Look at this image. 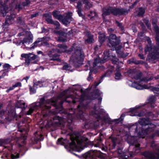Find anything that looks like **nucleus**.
<instances>
[{
	"instance_id": "f257e3e1",
	"label": "nucleus",
	"mask_w": 159,
	"mask_h": 159,
	"mask_svg": "<svg viewBox=\"0 0 159 159\" xmlns=\"http://www.w3.org/2000/svg\"><path fill=\"white\" fill-rule=\"evenodd\" d=\"M78 100L77 96L75 97L69 90H66L61 93L57 98H54L51 99L45 100L44 98H42L40 99L39 102L32 103L27 114L30 115L34 111L39 108H40L43 111L45 109H49L52 105L56 107L58 105L61 106L65 101L69 103L72 102L73 103H75Z\"/></svg>"
},
{
	"instance_id": "f03ea898",
	"label": "nucleus",
	"mask_w": 159,
	"mask_h": 159,
	"mask_svg": "<svg viewBox=\"0 0 159 159\" xmlns=\"http://www.w3.org/2000/svg\"><path fill=\"white\" fill-rule=\"evenodd\" d=\"M86 107L84 105L80 103V105L78 106L77 109L74 111V110H71L72 113L70 112L68 115L67 116V120L59 117L58 116H56L54 118L51 120L52 125H62L63 126L66 125L69 126L70 124L73 121V117L75 114L76 115L77 117L81 119L84 120V116H85L83 111L86 109ZM71 112V111H70Z\"/></svg>"
},
{
	"instance_id": "7ed1b4c3",
	"label": "nucleus",
	"mask_w": 159,
	"mask_h": 159,
	"mask_svg": "<svg viewBox=\"0 0 159 159\" xmlns=\"http://www.w3.org/2000/svg\"><path fill=\"white\" fill-rule=\"evenodd\" d=\"M155 127V125L150 123L148 118H142L138 123L131 126L129 130H134L139 138H143L146 135L152 132Z\"/></svg>"
},
{
	"instance_id": "20e7f679",
	"label": "nucleus",
	"mask_w": 159,
	"mask_h": 159,
	"mask_svg": "<svg viewBox=\"0 0 159 159\" xmlns=\"http://www.w3.org/2000/svg\"><path fill=\"white\" fill-rule=\"evenodd\" d=\"M57 46L59 48V49L57 50V51L59 52H66L68 54H70L73 52L74 53L70 58V62L75 66H77L79 62L82 61L84 57V54L82 52L81 48L77 44L74 43L70 48V49L67 51V47L64 44H58Z\"/></svg>"
},
{
	"instance_id": "39448f33",
	"label": "nucleus",
	"mask_w": 159,
	"mask_h": 159,
	"mask_svg": "<svg viewBox=\"0 0 159 159\" xmlns=\"http://www.w3.org/2000/svg\"><path fill=\"white\" fill-rule=\"evenodd\" d=\"M120 42V39L117 38L115 34H111L110 35L107 44L110 47H113L114 48L119 56L122 58H124L128 55V53H124L120 50L122 48L121 45H119L117 46Z\"/></svg>"
},
{
	"instance_id": "423d86ee",
	"label": "nucleus",
	"mask_w": 159,
	"mask_h": 159,
	"mask_svg": "<svg viewBox=\"0 0 159 159\" xmlns=\"http://www.w3.org/2000/svg\"><path fill=\"white\" fill-rule=\"evenodd\" d=\"M87 140L88 139L86 138L84 136H80L76 139L72 140L71 142L70 143L69 147L72 149L80 152L83 150L84 144Z\"/></svg>"
},
{
	"instance_id": "0eeeda50",
	"label": "nucleus",
	"mask_w": 159,
	"mask_h": 159,
	"mask_svg": "<svg viewBox=\"0 0 159 159\" xmlns=\"http://www.w3.org/2000/svg\"><path fill=\"white\" fill-rule=\"evenodd\" d=\"M104 56L103 59L101 60L100 57L97 56L96 58L94 59V62L93 63V65L94 67H95L96 65L98 66V64L100 63H102L106 61L108 59H111V57L115 59V61H113V63L114 64H116L118 61V59L116 58L115 55L111 54L110 52V51H107L104 52Z\"/></svg>"
},
{
	"instance_id": "6e6552de",
	"label": "nucleus",
	"mask_w": 159,
	"mask_h": 159,
	"mask_svg": "<svg viewBox=\"0 0 159 159\" xmlns=\"http://www.w3.org/2000/svg\"><path fill=\"white\" fill-rule=\"evenodd\" d=\"M103 11L102 15L103 17L111 13L116 16L121 15L127 14L128 12L126 9L116 8L111 7H109L107 9H103Z\"/></svg>"
},
{
	"instance_id": "1a4fd4ad",
	"label": "nucleus",
	"mask_w": 159,
	"mask_h": 159,
	"mask_svg": "<svg viewBox=\"0 0 159 159\" xmlns=\"http://www.w3.org/2000/svg\"><path fill=\"white\" fill-rule=\"evenodd\" d=\"M151 147L153 148V152H146L142 153L147 159H159V144L155 145L152 142Z\"/></svg>"
},
{
	"instance_id": "9d476101",
	"label": "nucleus",
	"mask_w": 159,
	"mask_h": 159,
	"mask_svg": "<svg viewBox=\"0 0 159 159\" xmlns=\"http://www.w3.org/2000/svg\"><path fill=\"white\" fill-rule=\"evenodd\" d=\"M153 79L152 78H149V79H144L142 80L139 83L132 82V81H129L127 82L128 85L130 86L134 87L138 90H142L144 89H148L150 87V85L144 84H143V82H147L148 81Z\"/></svg>"
},
{
	"instance_id": "9b49d317",
	"label": "nucleus",
	"mask_w": 159,
	"mask_h": 159,
	"mask_svg": "<svg viewBox=\"0 0 159 159\" xmlns=\"http://www.w3.org/2000/svg\"><path fill=\"white\" fill-rule=\"evenodd\" d=\"M147 40L148 43V45H147L145 47L144 50V52L145 53L149 52V55L148 58L149 59L151 60H155L159 58V53L158 52L151 53V51L152 50V48L151 46V41L150 39L148 37H147Z\"/></svg>"
},
{
	"instance_id": "f8f14e48",
	"label": "nucleus",
	"mask_w": 159,
	"mask_h": 159,
	"mask_svg": "<svg viewBox=\"0 0 159 159\" xmlns=\"http://www.w3.org/2000/svg\"><path fill=\"white\" fill-rule=\"evenodd\" d=\"M91 63L92 62L90 61H88L87 64L85 65V67H87V69L85 70L86 71L88 70L89 69L90 70L89 73V76L88 78V80L89 81L91 80L92 78V77L91 76V73L92 72H94V73H96L97 72V70L96 69L99 68V67H100V65H96L95 67H94L93 65V67H91L90 66Z\"/></svg>"
},
{
	"instance_id": "ddd939ff",
	"label": "nucleus",
	"mask_w": 159,
	"mask_h": 159,
	"mask_svg": "<svg viewBox=\"0 0 159 159\" xmlns=\"http://www.w3.org/2000/svg\"><path fill=\"white\" fill-rule=\"evenodd\" d=\"M141 106H136L134 107L130 108V113L129 115L131 116H138L139 117L143 115L144 113L143 112L139 113L138 109Z\"/></svg>"
},
{
	"instance_id": "4468645a",
	"label": "nucleus",
	"mask_w": 159,
	"mask_h": 159,
	"mask_svg": "<svg viewBox=\"0 0 159 159\" xmlns=\"http://www.w3.org/2000/svg\"><path fill=\"white\" fill-rule=\"evenodd\" d=\"M157 21L156 20H153L152 22L153 27L156 33V40L157 42V47L156 49L157 50H159V28L156 25Z\"/></svg>"
},
{
	"instance_id": "2eb2a0df",
	"label": "nucleus",
	"mask_w": 159,
	"mask_h": 159,
	"mask_svg": "<svg viewBox=\"0 0 159 159\" xmlns=\"http://www.w3.org/2000/svg\"><path fill=\"white\" fill-rule=\"evenodd\" d=\"M127 74L131 78L136 80L139 79L142 75L141 73H137L134 69L129 70L128 71Z\"/></svg>"
},
{
	"instance_id": "dca6fc26",
	"label": "nucleus",
	"mask_w": 159,
	"mask_h": 159,
	"mask_svg": "<svg viewBox=\"0 0 159 159\" xmlns=\"http://www.w3.org/2000/svg\"><path fill=\"white\" fill-rule=\"evenodd\" d=\"M43 16L45 17V19L48 23L54 24L56 25V28H58L60 26V24L57 21H54L52 19L51 14H45Z\"/></svg>"
},
{
	"instance_id": "f3484780",
	"label": "nucleus",
	"mask_w": 159,
	"mask_h": 159,
	"mask_svg": "<svg viewBox=\"0 0 159 159\" xmlns=\"http://www.w3.org/2000/svg\"><path fill=\"white\" fill-rule=\"evenodd\" d=\"M94 95H93L92 97L89 98L91 100H93L95 98L98 99V104H100L101 103L102 100L101 96L102 95V93L98 89H96L94 91Z\"/></svg>"
},
{
	"instance_id": "a211bd4d",
	"label": "nucleus",
	"mask_w": 159,
	"mask_h": 159,
	"mask_svg": "<svg viewBox=\"0 0 159 159\" xmlns=\"http://www.w3.org/2000/svg\"><path fill=\"white\" fill-rule=\"evenodd\" d=\"M136 139L137 138L134 136H129L127 142L129 144L130 146L133 145L134 147L138 148L140 146V144L138 143L137 140H136Z\"/></svg>"
},
{
	"instance_id": "6ab92c4d",
	"label": "nucleus",
	"mask_w": 159,
	"mask_h": 159,
	"mask_svg": "<svg viewBox=\"0 0 159 159\" xmlns=\"http://www.w3.org/2000/svg\"><path fill=\"white\" fill-rule=\"evenodd\" d=\"M15 16L14 14H11L10 16L8 15L7 16L5 22L3 24V28L5 26H8L13 22Z\"/></svg>"
},
{
	"instance_id": "aec40b11",
	"label": "nucleus",
	"mask_w": 159,
	"mask_h": 159,
	"mask_svg": "<svg viewBox=\"0 0 159 159\" xmlns=\"http://www.w3.org/2000/svg\"><path fill=\"white\" fill-rule=\"evenodd\" d=\"M100 109L99 108L97 109L96 106H94L93 109V110L90 112V115L95 117L98 120L101 118L100 113Z\"/></svg>"
},
{
	"instance_id": "412c9836",
	"label": "nucleus",
	"mask_w": 159,
	"mask_h": 159,
	"mask_svg": "<svg viewBox=\"0 0 159 159\" xmlns=\"http://www.w3.org/2000/svg\"><path fill=\"white\" fill-rule=\"evenodd\" d=\"M118 157L119 159H127L129 157L132 156V154L129 152H122L121 150H118Z\"/></svg>"
},
{
	"instance_id": "4be33fe9",
	"label": "nucleus",
	"mask_w": 159,
	"mask_h": 159,
	"mask_svg": "<svg viewBox=\"0 0 159 159\" xmlns=\"http://www.w3.org/2000/svg\"><path fill=\"white\" fill-rule=\"evenodd\" d=\"M26 139V136L23 135L19 138H17L16 140L18 145L20 147L25 144L26 142L25 140Z\"/></svg>"
},
{
	"instance_id": "5701e85b",
	"label": "nucleus",
	"mask_w": 159,
	"mask_h": 159,
	"mask_svg": "<svg viewBox=\"0 0 159 159\" xmlns=\"http://www.w3.org/2000/svg\"><path fill=\"white\" fill-rule=\"evenodd\" d=\"M70 33V31H69L68 34L64 33L61 31H59L57 32V33L59 35L58 39V41L62 42H65L66 41V36L67 34H69Z\"/></svg>"
},
{
	"instance_id": "b1692460",
	"label": "nucleus",
	"mask_w": 159,
	"mask_h": 159,
	"mask_svg": "<svg viewBox=\"0 0 159 159\" xmlns=\"http://www.w3.org/2000/svg\"><path fill=\"white\" fill-rule=\"evenodd\" d=\"M48 55L50 58L51 60H57L58 61H61L60 59L58 58L59 55L55 54L53 51H50L49 52Z\"/></svg>"
},
{
	"instance_id": "393cba45",
	"label": "nucleus",
	"mask_w": 159,
	"mask_h": 159,
	"mask_svg": "<svg viewBox=\"0 0 159 159\" xmlns=\"http://www.w3.org/2000/svg\"><path fill=\"white\" fill-rule=\"evenodd\" d=\"M21 57H28L31 61H32L35 59L37 58V56L32 53H29L28 54L23 53L21 55Z\"/></svg>"
},
{
	"instance_id": "a878e982",
	"label": "nucleus",
	"mask_w": 159,
	"mask_h": 159,
	"mask_svg": "<svg viewBox=\"0 0 159 159\" xmlns=\"http://www.w3.org/2000/svg\"><path fill=\"white\" fill-rule=\"evenodd\" d=\"M50 39V38L49 37H44L42 38H39L37 40L35 41L34 43V45L32 46L30 48V49H34L35 47L37 46V44L40 42L43 41L44 40L48 41Z\"/></svg>"
},
{
	"instance_id": "bb28decb",
	"label": "nucleus",
	"mask_w": 159,
	"mask_h": 159,
	"mask_svg": "<svg viewBox=\"0 0 159 159\" xmlns=\"http://www.w3.org/2000/svg\"><path fill=\"white\" fill-rule=\"evenodd\" d=\"M32 41L33 36L32 34H30L28 37L25 38L23 40H21V43L22 44L26 43L29 44L31 43Z\"/></svg>"
},
{
	"instance_id": "cd10ccee",
	"label": "nucleus",
	"mask_w": 159,
	"mask_h": 159,
	"mask_svg": "<svg viewBox=\"0 0 159 159\" xmlns=\"http://www.w3.org/2000/svg\"><path fill=\"white\" fill-rule=\"evenodd\" d=\"M16 117V111L14 110H11L10 111H8V118L7 119L9 120H11L12 119Z\"/></svg>"
},
{
	"instance_id": "c85d7f7f",
	"label": "nucleus",
	"mask_w": 159,
	"mask_h": 159,
	"mask_svg": "<svg viewBox=\"0 0 159 159\" xmlns=\"http://www.w3.org/2000/svg\"><path fill=\"white\" fill-rule=\"evenodd\" d=\"M12 140L10 138L7 139H0V146H3L6 144L9 143Z\"/></svg>"
},
{
	"instance_id": "c756f323",
	"label": "nucleus",
	"mask_w": 159,
	"mask_h": 159,
	"mask_svg": "<svg viewBox=\"0 0 159 159\" xmlns=\"http://www.w3.org/2000/svg\"><path fill=\"white\" fill-rule=\"evenodd\" d=\"M71 17L69 15H67L66 16L63 18H62L61 22L64 25H67L69 24L70 21L71 20Z\"/></svg>"
},
{
	"instance_id": "7c9ffc66",
	"label": "nucleus",
	"mask_w": 159,
	"mask_h": 159,
	"mask_svg": "<svg viewBox=\"0 0 159 159\" xmlns=\"http://www.w3.org/2000/svg\"><path fill=\"white\" fill-rule=\"evenodd\" d=\"M156 97L154 96H150L148 98V103L151 105L152 107H155V102L156 101Z\"/></svg>"
},
{
	"instance_id": "2f4dec72",
	"label": "nucleus",
	"mask_w": 159,
	"mask_h": 159,
	"mask_svg": "<svg viewBox=\"0 0 159 159\" xmlns=\"http://www.w3.org/2000/svg\"><path fill=\"white\" fill-rule=\"evenodd\" d=\"M86 36L88 39L85 40V43H92L93 41V36L89 32H87L86 34Z\"/></svg>"
},
{
	"instance_id": "473e14b6",
	"label": "nucleus",
	"mask_w": 159,
	"mask_h": 159,
	"mask_svg": "<svg viewBox=\"0 0 159 159\" xmlns=\"http://www.w3.org/2000/svg\"><path fill=\"white\" fill-rule=\"evenodd\" d=\"M78 2L85 4V7L86 9H89L92 7V4L89 2L88 0H79Z\"/></svg>"
},
{
	"instance_id": "72a5a7b5",
	"label": "nucleus",
	"mask_w": 159,
	"mask_h": 159,
	"mask_svg": "<svg viewBox=\"0 0 159 159\" xmlns=\"http://www.w3.org/2000/svg\"><path fill=\"white\" fill-rule=\"evenodd\" d=\"M120 68L117 66L116 69V72L115 74V79L116 80H119L122 78V76L120 73Z\"/></svg>"
},
{
	"instance_id": "f704fd0d",
	"label": "nucleus",
	"mask_w": 159,
	"mask_h": 159,
	"mask_svg": "<svg viewBox=\"0 0 159 159\" xmlns=\"http://www.w3.org/2000/svg\"><path fill=\"white\" fill-rule=\"evenodd\" d=\"M96 152V151H93L91 150L88 152H87L85 155V157L86 158L89 157L93 158L94 156L95 155V153Z\"/></svg>"
},
{
	"instance_id": "c9c22d12",
	"label": "nucleus",
	"mask_w": 159,
	"mask_h": 159,
	"mask_svg": "<svg viewBox=\"0 0 159 159\" xmlns=\"http://www.w3.org/2000/svg\"><path fill=\"white\" fill-rule=\"evenodd\" d=\"M53 16L56 19L61 20L62 18V16L59 14V12L58 11H55L52 12Z\"/></svg>"
},
{
	"instance_id": "e433bc0d",
	"label": "nucleus",
	"mask_w": 159,
	"mask_h": 159,
	"mask_svg": "<svg viewBox=\"0 0 159 159\" xmlns=\"http://www.w3.org/2000/svg\"><path fill=\"white\" fill-rule=\"evenodd\" d=\"M46 83V81H38L37 82H36L34 83V84L36 87V88L38 87H43L44 86L43 85L45 84Z\"/></svg>"
},
{
	"instance_id": "4c0bfd02",
	"label": "nucleus",
	"mask_w": 159,
	"mask_h": 159,
	"mask_svg": "<svg viewBox=\"0 0 159 159\" xmlns=\"http://www.w3.org/2000/svg\"><path fill=\"white\" fill-rule=\"evenodd\" d=\"M82 4L81 3L78 2L76 7V8L77 9V11L79 16H82V15L81 13Z\"/></svg>"
},
{
	"instance_id": "58836bf2",
	"label": "nucleus",
	"mask_w": 159,
	"mask_h": 159,
	"mask_svg": "<svg viewBox=\"0 0 159 159\" xmlns=\"http://www.w3.org/2000/svg\"><path fill=\"white\" fill-rule=\"evenodd\" d=\"M20 154L19 153H16L13 151L11 152L10 156L11 159H16L19 158Z\"/></svg>"
},
{
	"instance_id": "ea45409f",
	"label": "nucleus",
	"mask_w": 159,
	"mask_h": 159,
	"mask_svg": "<svg viewBox=\"0 0 159 159\" xmlns=\"http://www.w3.org/2000/svg\"><path fill=\"white\" fill-rule=\"evenodd\" d=\"M8 8L6 6H2L1 9H0V12L2 14L3 16H5L7 13L8 12H7V9Z\"/></svg>"
},
{
	"instance_id": "a19ab883",
	"label": "nucleus",
	"mask_w": 159,
	"mask_h": 159,
	"mask_svg": "<svg viewBox=\"0 0 159 159\" xmlns=\"http://www.w3.org/2000/svg\"><path fill=\"white\" fill-rule=\"evenodd\" d=\"M136 13H137L138 16H142L145 13V10L143 8L141 7L136 11Z\"/></svg>"
},
{
	"instance_id": "79ce46f5",
	"label": "nucleus",
	"mask_w": 159,
	"mask_h": 159,
	"mask_svg": "<svg viewBox=\"0 0 159 159\" xmlns=\"http://www.w3.org/2000/svg\"><path fill=\"white\" fill-rule=\"evenodd\" d=\"M11 147L10 148H7V147H5L3 149V152H4L3 154L5 155V157H7V158H8V155L7 154V152L6 151L8 150L9 151H11V149H12L13 148L14 146L12 145V144L11 145Z\"/></svg>"
},
{
	"instance_id": "37998d69",
	"label": "nucleus",
	"mask_w": 159,
	"mask_h": 159,
	"mask_svg": "<svg viewBox=\"0 0 159 159\" xmlns=\"http://www.w3.org/2000/svg\"><path fill=\"white\" fill-rule=\"evenodd\" d=\"M99 40L100 43H102L105 40V37L103 33H99Z\"/></svg>"
},
{
	"instance_id": "c03bdc74",
	"label": "nucleus",
	"mask_w": 159,
	"mask_h": 159,
	"mask_svg": "<svg viewBox=\"0 0 159 159\" xmlns=\"http://www.w3.org/2000/svg\"><path fill=\"white\" fill-rule=\"evenodd\" d=\"M17 105L18 106V107L21 108L23 109H25V103L22 101H18L17 102Z\"/></svg>"
},
{
	"instance_id": "a18cd8bd",
	"label": "nucleus",
	"mask_w": 159,
	"mask_h": 159,
	"mask_svg": "<svg viewBox=\"0 0 159 159\" xmlns=\"http://www.w3.org/2000/svg\"><path fill=\"white\" fill-rule=\"evenodd\" d=\"M11 67V66L9 64L7 63H6L4 64L3 66V71H6L7 72H8L9 69Z\"/></svg>"
},
{
	"instance_id": "49530a36",
	"label": "nucleus",
	"mask_w": 159,
	"mask_h": 159,
	"mask_svg": "<svg viewBox=\"0 0 159 159\" xmlns=\"http://www.w3.org/2000/svg\"><path fill=\"white\" fill-rule=\"evenodd\" d=\"M36 87L34 84L32 87L30 86V90L31 94H33L36 93Z\"/></svg>"
},
{
	"instance_id": "de8ad7c7",
	"label": "nucleus",
	"mask_w": 159,
	"mask_h": 159,
	"mask_svg": "<svg viewBox=\"0 0 159 159\" xmlns=\"http://www.w3.org/2000/svg\"><path fill=\"white\" fill-rule=\"evenodd\" d=\"M64 140L62 138H60L58 139L57 142V144L61 145H63L64 143Z\"/></svg>"
},
{
	"instance_id": "09e8293b",
	"label": "nucleus",
	"mask_w": 159,
	"mask_h": 159,
	"mask_svg": "<svg viewBox=\"0 0 159 159\" xmlns=\"http://www.w3.org/2000/svg\"><path fill=\"white\" fill-rule=\"evenodd\" d=\"M25 58V66H28L30 64V61H31L29 58L28 57H24Z\"/></svg>"
},
{
	"instance_id": "8fccbe9b",
	"label": "nucleus",
	"mask_w": 159,
	"mask_h": 159,
	"mask_svg": "<svg viewBox=\"0 0 159 159\" xmlns=\"http://www.w3.org/2000/svg\"><path fill=\"white\" fill-rule=\"evenodd\" d=\"M159 136V131H156L150 137V138L153 139L155 137Z\"/></svg>"
},
{
	"instance_id": "3c124183",
	"label": "nucleus",
	"mask_w": 159,
	"mask_h": 159,
	"mask_svg": "<svg viewBox=\"0 0 159 159\" xmlns=\"http://www.w3.org/2000/svg\"><path fill=\"white\" fill-rule=\"evenodd\" d=\"M143 20L147 26L148 28L149 29H150V25L149 23V20L147 19L146 18L144 19Z\"/></svg>"
},
{
	"instance_id": "603ef678",
	"label": "nucleus",
	"mask_w": 159,
	"mask_h": 159,
	"mask_svg": "<svg viewBox=\"0 0 159 159\" xmlns=\"http://www.w3.org/2000/svg\"><path fill=\"white\" fill-rule=\"evenodd\" d=\"M152 91L155 93H159V85L157 87L153 88Z\"/></svg>"
},
{
	"instance_id": "864d4df0",
	"label": "nucleus",
	"mask_w": 159,
	"mask_h": 159,
	"mask_svg": "<svg viewBox=\"0 0 159 159\" xmlns=\"http://www.w3.org/2000/svg\"><path fill=\"white\" fill-rule=\"evenodd\" d=\"M70 66L68 64H66L64 65L62 67V69L66 70H70Z\"/></svg>"
},
{
	"instance_id": "5fc2aeb1",
	"label": "nucleus",
	"mask_w": 159,
	"mask_h": 159,
	"mask_svg": "<svg viewBox=\"0 0 159 159\" xmlns=\"http://www.w3.org/2000/svg\"><path fill=\"white\" fill-rule=\"evenodd\" d=\"M30 3V0H25V1L22 3V5L24 7H25L29 5Z\"/></svg>"
},
{
	"instance_id": "6e6d98bb",
	"label": "nucleus",
	"mask_w": 159,
	"mask_h": 159,
	"mask_svg": "<svg viewBox=\"0 0 159 159\" xmlns=\"http://www.w3.org/2000/svg\"><path fill=\"white\" fill-rule=\"evenodd\" d=\"M96 13L95 11H94L93 12L91 11L90 12V14L88 15V16H91V19H92L94 16H96Z\"/></svg>"
},
{
	"instance_id": "4d7b16f0",
	"label": "nucleus",
	"mask_w": 159,
	"mask_h": 159,
	"mask_svg": "<svg viewBox=\"0 0 159 159\" xmlns=\"http://www.w3.org/2000/svg\"><path fill=\"white\" fill-rule=\"evenodd\" d=\"M21 83L20 82H18L16 83L14 85H13V87L15 88L18 87H21Z\"/></svg>"
},
{
	"instance_id": "13d9d810",
	"label": "nucleus",
	"mask_w": 159,
	"mask_h": 159,
	"mask_svg": "<svg viewBox=\"0 0 159 159\" xmlns=\"http://www.w3.org/2000/svg\"><path fill=\"white\" fill-rule=\"evenodd\" d=\"M102 81L101 79L99 81V82L98 83L95 82L94 84V85H93V88H94L97 87Z\"/></svg>"
},
{
	"instance_id": "bf43d9fd",
	"label": "nucleus",
	"mask_w": 159,
	"mask_h": 159,
	"mask_svg": "<svg viewBox=\"0 0 159 159\" xmlns=\"http://www.w3.org/2000/svg\"><path fill=\"white\" fill-rule=\"evenodd\" d=\"M43 136L42 135H40L39 136V138H38L37 139H35V140H36L38 141H42L43 140Z\"/></svg>"
},
{
	"instance_id": "052dcab7",
	"label": "nucleus",
	"mask_w": 159,
	"mask_h": 159,
	"mask_svg": "<svg viewBox=\"0 0 159 159\" xmlns=\"http://www.w3.org/2000/svg\"><path fill=\"white\" fill-rule=\"evenodd\" d=\"M8 72H7L6 71H5L3 72L2 75L0 76V78L1 79L3 78L5 76Z\"/></svg>"
},
{
	"instance_id": "680f3d73",
	"label": "nucleus",
	"mask_w": 159,
	"mask_h": 159,
	"mask_svg": "<svg viewBox=\"0 0 159 159\" xmlns=\"http://www.w3.org/2000/svg\"><path fill=\"white\" fill-rule=\"evenodd\" d=\"M116 24H117V25L120 27V28H121V29H122V30H123V29H122V24H121V23H119V22H118V21H116Z\"/></svg>"
},
{
	"instance_id": "e2e57ef3",
	"label": "nucleus",
	"mask_w": 159,
	"mask_h": 159,
	"mask_svg": "<svg viewBox=\"0 0 159 159\" xmlns=\"http://www.w3.org/2000/svg\"><path fill=\"white\" fill-rule=\"evenodd\" d=\"M139 57L140 59H145L144 55L142 54H139Z\"/></svg>"
},
{
	"instance_id": "0e129e2a",
	"label": "nucleus",
	"mask_w": 159,
	"mask_h": 159,
	"mask_svg": "<svg viewBox=\"0 0 159 159\" xmlns=\"http://www.w3.org/2000/svg\"><path fill=\"white\" fill-rule=\"evenodd\" d=\"M38 15V13H35L32 14L31 15V17L32 18H33V17L36 16Z\"/></svg>"
},
{
	"instance_id": "69168bd1",
	"label": "nucleus",
	"mask_w": 159,
	"mask_h": 159,
	"mask_svg": "<svg viewBox=\"0 0 159 159\" xmlns=\"http://www.w3.org/2000/svg\"><path fill=\"white\" fill-rule=\"evenodd\" d=\"M110 68L111 69L110 70L108 69V70H109V71L107 72V73L110 72V73H111L113 70L114 69L112 66H111Z\"/></svg>"
},
{
	"instance_id": "338daca9",
	"label": "nucleus",
	"mask_w": 159,
	"mask_h": 159,
	"mask_svg": "<svg viewBox=\"0 0 159 159\" xmlns=\"http://www.w3.org/2000/svg\"><path fill=\"white\" fill-rule=\"evenodd\" d=\"M43 45H44V46H45L47 47H49V43L47 42H44L43 43Z\"/></svg>"
},
{
	"instance_id": "774afa93",
	"label": "nucleus",
	"mask_w": 159,
	"mask_h": 159,
	"mask_svg": "<svg viewBox=\"0 0 159 159\" xmlns=\"http://www.w3.org/2000/svg\"><path fill=\"white\" fill-rule=\"evenodd\" d=\"M16 8L20 9L22 8L21 5L20 4L16 5Z\"/></svg>"
}]
</instances>
